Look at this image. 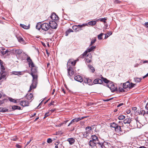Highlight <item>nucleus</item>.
Segmentation results:
<instances>
[{
    "instance_id": "45",
    "label": "nucleus",
    "mask_w": 148,
    "mask_h": 148,
    "mask_svg": "<svg viewBox=\"0 0 148 148\" xmlns=\"http://www.w3.org/2000/svg\"><path fill=\"white\" fill-rule=\"evenodd\" d=\"M103 34H104L103 33H101L98 35V38L99 40H101L102 39V36Z\"/></svg>"
},
{
    "instance_id": "32",
    "label": "nucleus",
    "mask_w": 148,
    "mask_h": 148,
    "mask_svg": "<svg viewBox=\"0 0 148 148\" xmlns=\"http://www.w3.org/2000/svg\"><path fill=\"white\" fill-rule=\"evenodd\" d=\"M73 32V31L72 29H68V30H67L66 31V32H65V34H66L65 36H67L68 35V34L70 33L71 32Z\"/></svg>"
},
{
    "instance_id": "56",
    "label": "nucleus",
    "mask_w": 148,
    "mask_h": 148,
    "mask_svg": "<svg viewBox=\"0 0 148 148\" xmlns=\"http://www.w3.org/2000/svg\"><path fill=\"white\" fill-rule=\"evenodd\" d=\"M58 144L59 143H58V142H57V143H55V144L56 145L55 147V148H58Z\"/></svg>"
},
{
    "instance_id": "26",
    "label": "nucleus",
    "mask_w": 148,
    "mask_h": 148,
    "mask_svg": "<svg viewBox=\"0 0 148 148\" xmlns=\"http://www.w3.org/2000/svg\"><path fill=\"white\" fill-rule=\"evenodd\" d=\"M88 67L90 69L91 72L92 73H94V72L95 71V69L92 66L90 65H88Z\"/></svg>"
},
{
    "instance_id": "37",
    "label": "nucleus",
    "mask_w": 148,
    "mask_h": 148,
    "mask_svg": "<svg viewBox=\"0 0 148 148\" xmlns=\"http://www.w3.org/2000/svg\"><path fill=\"white\" fill-rule=\"evenodd\" d=\"M117 125V124H116L114 122H113L110 123V127L114 128L115 129Z\"/></svg>"
},
{
    "instance_id": "58",
    "label": "nucleus",
    "mask_w": 148,
    "mask_h": 148,
    "mask_svg": "<svg viewBox=\"0 0 148 148\" xmlns=\"http://www.w3.org/2000/svg\"><path fill=\"white\" fill-rule=\"evenodd\" d=\"M112 99V98H110V99H106V100H104L103 101H108L109 100H110Z\"/></svg>"
},
{
    "instance_id": "33",
    "label": "nucleus",
    "mask_w": 148,
    "mask_h": 148,
    "mask_svg": "<svg viewBox=\"0 0 148 148\" xmlns=\"http://www.w3.org/2000/svg\"><path fill=\"white\" fill-rule=\"evenodd\" d=\"M12 108L13 110H15L16 109L20 110L21 108L20 107H19L17 106H12Z\"/></svg>"
},
{
    "instance_id": "25",
    "label": "nucleus",
    "mask_w": 148,
    "mask_h": 148,
    "mask_svg": "<svg viewBox=\"0 0 148 148\" xmlns=\"http://www.w3.org/2000/svg\"><path fill=\"white\" fill-rule=\"evenodd\" d=\"M97 21H90L88 22V24L91 26L94 25L96 24Z\"/></svg>"
},
{
    "instance_id": "24",
    "label": "nucleus",
    "mask_w": 148,
    "mask_h": 148,
    "mask_svg": "<svg viewBox=\"0 0 148 148\" xmlns=\"http://www.w3.org/2000/svg\"><path fill=\"white\" fill-rule=\"evenodd\" d=\"M91 55L88 54L86 58V62L88 63L90 62L91 61Z\"/></svg>"
},
{
    "instance_id": "18",
    "label": "nucleus",
    "mask_w": 148,
    "mask_h": 148,
    "mask_svg": "<svg viewBox=\"0 0 148 148\" xmlns=\"http://www.w3.org/2000/svg\"><path fill=\"white\" fill-rule=\"evenodd\" d=\"M102 82V80L100 79H95L93 81V83L94 84H101Z\"/></svg>"
},
{
    "instance_id": "54",
    "label": "nucleus",
    "mask_w": 148,
    "mask_h": 148,
    "mask_svg": "<svg viewBox=\"0 0 148 148\" xmlns=\"http://www.w3.org/2000/svg\"><path fill=\"white\" fill-rule=\"evenodd\" d=\"M119 91L121 92H123L125 91L122 88H119Z\"/></svg>"
},
{
    "instance_id": "19",
    "label": "nucleus",
    "mask_w": 148,
    "mask_h": 148,
    "mask_svg": "<svg viewBox=\"0 0 148 148\" xmlns=\"http://www.w3.org/2000/svg\"><path fill=\"white\" fill-rule=\"evenodd\" d=\"M131 121V119L130 118L127 117L123 120V122L125 124H130V123H132Z\"/></svg>"
},
{
    "instance_id": "8",
    "label": "nucleus",
    "mask_w": 148,
    "mask_h": 148,
    "mask_svg": "<svg viewBox=\"0 0 148 148\" xmlns=\"http://www.w3.org/2000/svg\"><path fill=\"white\" fill-rule=\"evenodd\" d=\"M49 24L50 27L52 29H55L57 27V24L55 21H51L49 22Z\"/></svg>"
},
{
    "instance_id": "41",
    "label": "nucleus",
    "mask_w": 148,
    "mask_h": 148,
    "mask_svg": "<svg viewBox=\"0 0 148 148\" xmlns=\"http://www.w3.org/2000/svg\"><path fill=\"white\" fill-rule=\"evenodd\" d=\"M96 41V38H94L92 39V41L91 42L90 46L92 45L94 43H95Z\"/></svg>"
},
{
    "instance_id": "47",
    "label": "nucleus",
    "mask_w": 148,
    "mask_h": 148,
    "mask_svg": "<svg viewBox=\"0 0 148 148\" xmlns=\"http://www.w3.org/2000/svg\"><path fill=\"white\" fill-rule=\"evenodd\" d=\"M135 81L136 82H140L141 81V79L138 78H135Z\"/></svg>"
},
{
    "instance_id": "14",
    "label": "nucleus",
    "mask_w": 148,
    "mask_h": 148,
    "mask_svg": "<svg viewBox=\"0 0 148 148\" xmlns=\"http://www.w3.org/2000/svg\"><path fill=\"white\" fill-rule=\"evenodd\" d=\"M20 104L23 107H25L28 106L29 103V102L26 101H22L20 102Z\"/></svg>"
},
{
    "instance_id": "62",
    "label": "nucleus",
    "mask_w": 148,
    "mask_h": 148,
    "mask_svg": "<svg viewBox=\"0 0 148 148\" xmlns=\"http://www.w3.org/2000/svg\"><path fill=\"white\" fill-rule=\"evenodd\" d=\"M31 141V140H30L29 141L27 142V144H26V146H27V145H29V143Z\"/></svg>"
},
{
    "instance_id": "52",
    "label": "nucleus",
    "mask_w": 148,
    "mask_h": 148,
    "mask_svg": "<svg viewBox=\"0 0 148 148\" xmlns=\"http://www.w3.org/2000/svg\"><path fill=\"white\" fill-rule=\"evenodd\" d=\"M135 84H133L132 83H131L130 84V88H131L133 87H134V85H135Z\"/></svg>"
},
{
    "instance_id": "17",
    "label": "nucleus",
    "mask_w": 148,
    "mask_h": 148,
    "mask_svg": "<svg viewBox=\"0 0 148 148\" xmlns=\"http://www.w3.org/2000/svg\"><path fill=\"white\" fill-rule=\"evenodd\" d=\"M115 131L118 133H121L122 132L121 126H119L118 125L115 128Z\"/></svg>"
},
{
    "instance_id": "61",
    "label": "nucleus",
    "mask_w": 148,
    "mask_h": 148,
    "mask_svg": "<svg viewBox=\"0 0 148 148\" xmlns=\"http://www.w3.org/2000/svg\"><path fill=\"white\" fill-rule=\"evenodd\" d=\"M16 146L17 147H18V148H21V146L18 144H16Z\"/></svg>"
},
{
    "instance_id": "23",
    "label": "nucleus",
    "mask_w": 148,
    "mask_h": 148,
    "mask_svg": "<svg viewBox=\"0 0 148 148\" xmlns=\"http://www.w3.org/2000/svg\"><path fill=\"white\" fill-rule=\"evenodd\" d=\"M130 83L129 82H127L123 84V88H130Z\"/></svg>"
},
{
    "instance_id": "15",
    "label": "nucleus",
    "mask_w": 148,
    "mask_h": 148,
    "mask_svg": "<svg viewBox=\"0 0 148 148\" xmlns=\"http://www.w3.org/2000/svg\"><path fill=\"white\" fill-rule=\"evenodd\" d=\"M95 144V147H96L97 148H103V143H101L99 141Z\"/></svg>"
},
{
    "instance_id": "40",
    "label": "nucleus",
    "mask_w": 148,
    "mask_h": 148,
    "mask_svg": "<svg viewBox=\"0 0 148 148\" xmlns=\"http://www.w3.org/2000/svg\"><path fill=\"white\" fill-rule=\"evenodd\" d=\"M112 33L111 32H109L106 35L105 39L107 38L108 36L111 35Z\"/></svg>"
},
{
    "instance_id": "43",
    "label": "nucleus",
    "mask_w": 148,
    "mask_h": 148,
    "mask_svg": "<svg viewBox=\"0 0 148 148\" xmlns=\"http://www.w3.org/2000/svg\"><path fill=\"white\" fill-rule=\"evenodd\" d=\"M8 99L11 102H12L14 103H16V100L12 99V98L9 97Z\"/></svg>"
},
{
    "instance_id": "16",
    "label": "nucleus",
    "mask_w": 148,
    "mask_h": 148,
    "mask_svg": "<svg viewBox=\"0 0 148 148\" xmlns=\"http://www.w3.org/2000/svg\"><path fill=\"white\" fill-rule=\"evenodd\" d=\"M90 134V131H89V130H86L85 132L83 133L84 137L86 138H88Z\"/></svg>"
},
{
    "instance_id": "55",
    "label": "nucleus",
    "mask_w": 148,
    "mask_h": 148,
    "mask_svg": "<svg viewBox=\"0 0 148 148\" xmlns=\"http://www.w3.org/2000/svg\"><path fill=\"white\" fill-rule=\"evenodd\" d=\"M50 115L49 112H47L45 114V116L44 117V118L45 119L46 117L48 116L49 115Z\"/></svg>"
},
{
    "instance_id": "34",
    "label": "nucleus",
    "mask_w": 148,
    "mask_h": 148,
    "mask_svg": "<svg viewBox=\"0 0 148 148\" xmlns=\"http://www.w3.org/2000/svg\"><path fill=\"white\" fill-rule=\"evenodd\" d=\"M22 51L21 49H17L15 50V52L16 54H20L22 52Z\"/></svg>"
},
{
    "instance_id": "50",
    "label": "nucleus",
    "mask_w": 148,
    "mask_h": 148,
    "mask_svg": "<svg viewBox=\"0 0 148 148\" xmlns=\"http://www.w3.org/2000/svg\"><path fill=\"white\" fill-rule=\"evenodd\" d=\"M27 61L29 63L32 62V60L29 57H28L27 58Z\"/></svg>"
},
{
    "instance_id": "42",
    "label": "nucleus",
    "mask_w": 148,
    "mask_h": 148,
    "mask_svg": "<svg viewBox=\"0 0 148 148\" xmlns=\"http://www.w3.org/2000/svg\"><path fill=\"white\" fill-rule=\"evenodd\" d=\"M88 52V51L87 50L85 51L83 53L82 55H81L80 56V57L81 58H82V57H83L84 56H85L87 54V53Z\"/></svg>"
},
{
    "instance_id": "20",
    "label": "nucleus",
    "mask_w": 148,
    "mask_h": 148,
    "mask_svg": "<svg viewBox=\"0 0 148 148\" xmlns=\"http://www.w3.org/2000/svg\"><path fill=\"white\" fill-rule=\"evenodd\" d=\"M12 74L18 76L21 75H22V72L21 71H12L11 72Z\"/></svg>"
},
{
    "instance_id": "46",
    "label": "nucleus",
    "mask_w": 148,
    "mask_h": 148,
    "mask_svg": "<svg viewBox=\"0 0 148 148\" xmlns=\"http://www.w3.org/2000/svg\"><path fill=\"white\" fill-rule=\"evenodd\" d=\"M29 67L32 68L34 66V65L33 63L32 62L29 63Z\"/></svg>"
},
{
    "instance_id": "11",
    "label": "nucleus",
    "mask_w": 148,
    "mask_h": 148,
    "mask_svg": "<svg viewBox=\"0 0 148 148\" xmlns=\"http://www.w3.org/2000/svg\"><path fill=\"white\" fill-rule=\"evenodd\" d=\"M75 79L79 82H82L83 81V79L82 77L80 75L76 76L74 77Z\"/></svg>"
},
{
    "instance_id": "31",
    "label": "nucleus",
    "mask_w": 148,
    "mask_h": 148,
    "mask_svg": "<svg viewBox=\"0 0 148 148\" xmlns=\"http://www.w3.org/2000/svg\"><path fill=\"white\" fill-rule=\"evenodd\" d=\"M133 123H134V127H138V125L139 123V122L138 121H137L136 120H135L133 121Z\"/></svg>"
},
{
    "instance_id": "6",
    "label": "nucleus",
    "mask_w": 148,
    "mask_h": 148,
    "mask_svg": "<svg viewBox=\"0 0 148 148\" xmlns=\"http://www.w3.org/2000/svg\"><path fill=\"white\" fill-rule=\"evenodd\" d=\"M50 28L49 24L44 23L41 24V29L44 31H47Z\"/></svg>"
},
{
    "instance_id": "21",
    "label": "nucleus",
    "mask_w": 148,
    "mask_h": 148,
    "mask_svg": "<svg viewBox=\"0 0 148 148\" xmlns=\"http://www.w3.org/2000/svg\"><path fill=\"white\" fill-rule=\"evenodd\" d=\"M67 141L71 145L74 143L75 140L73 138H70L67 139Z\"/></svg>"
},
{
    "instance_id": "63",
    "label": "nucleus",
    "mask_w": 148,
    "mask_h": 148,
    "mask_svg": "<svg viewBox=\"0 0 148 148\" xmlns=\"http://www.w3.org/2000/svg\"><path fill=\"white\" fill-rule=\"evenodd\" d=\"M123 105V103H120L118 105L117 107H119L120 106H122Z\"/></svg>"
},
{
    "instance_id": "10",
    "label": "nucleus",
    "mask_w": 148,
    "mask_h": 148,
    "mask_svg": "<svg viewBox=\"0 0 148 148\" xmlns=\"http://www.w3.org/2000/svg\"><path fill=\"white\" fill-rule=\"evenodd\" d=\"M26 97L27 100L31 102L33 99H32L33 97V95L32 93H28L26 95Z\"/></svg>"
},
{
    "instance_id": "22",
    "label": "nucleus",
    "mask_w": 148,
    "mask_h": 148,
    "mask_svg": "<svg viewBox=\"0 0 148 148\" xmlns=\"http://www.w3.org/2000/svg\"><path fill=\"white\" fill-rule=\"evenodd\" d=\"M80 120V119L79 118H75L73 119L71 122L68 125V126L70 125L73 122H77Z\"/></svg>"
},
{
    "instance_id": "36",
    "label": "nucleus",
    "mask_w": 148,
    "mask_h": 148,
    "mask_svg": "<svg viewBox=\"0 0 148 148\" xmlns=\"http://www.w3.org/2000/svg\"><path fill=\"white\" fill-rule=\"evenodd\" d=\"M101 78L104 82L107 84V85L108 84V83H109V82H110L109 81L106 79L104 78L103 77H102Z\"/></svg>"
},
{
    "instance_id": "60",
    "label": "nucleus",
    "mask_w": 148,
    "mask_h": 148,
    "mask_svg": "<svg viewBox=\"0 0 148 148\" xmlns=\"http://www.w3.org/2000/svg\"><path fill=\"white\" fill-rule=\"evenodd\" d=\"M145 108L147 110H148V102L147 103L146 105L145 106Z\"/></svg>"
},
{
    "instance_id": "27",
    "label": "nucleus",
    "mask_w": 148,
    "mask_h": 148,
    "mask_svg": "<svg viewBox=\"0 0 148 148\" xmlns=\"http://www.w3.org/2000/svg\"><path fill=\"white\" fill-rule=\"evenodd\" d=\"M10 51L9 50L7 49L5 51H1V53L2 56H4Z\"/></svg>"
},
{
    "instance_id": "9",
    "label": "nucleus",
    "mask_w": 148,
    "mask_h": 148,
    "mask_svg": "<svg viewBox=\"0 0 148 148\" xmlns=\"http://www.w3.org/2000/svg\"><path fill=\"white\" fill-rule=\"evenodd\" d=\"M16 37L19 42L23 44H26L25 41L21 36L16 35Z\"/></svg>"
},
{
    "instance_id": "48",
    "label": "nucleus",
    "mask_w": 148,
    "mask_h": 148,
    "mask_svg": "<svg viewBox=\"0 0 148 148\" xmlns=\"http://www.w3.org/2000/svg\"><path fill=\"white\" fill-rule=\"evenodd\" d=\"M146 112L145 110H142L140 111V114L142 115H144V114Z\"/></svg>"
},
{
    "instance_id": "5",
    "label": "nucleus",
    "mask_w": 148,
    "mask_h": 148,
    "mask_svg": "<svg viewBox=\"0 0 148 148\" xmlns=\"http://www.w3.org/2000/svg\"><path fill=\"white\" fill-rule=\"evenodd\" d=\"M67 68L68 75L70 77L72 76L74 74V67L70 66H67Z\"/></svg>"
},
{
    "instance_id": "29",
    "label": "nucleus",
    "mask_w": 148,
    "mask_h": 148,
    "mask_svg": "<svg viewBox=\"0 0 148 148\" xmlns=\"http://www.w3.org/2000/svg\"><path fill=\"white\" fill-rule=\"evenodd\" d=\"M96 48V46H93L90 48H89L87 49V51L88 52H90L92 51H93L94 49H95Z\"/></svg>"
},
{
    "instance_id": "1",
    "label": "nucleus",
    "mask_w": 148,
    "mask_h": 148,
    "mask_svg": "<svg viewBox=\"0 0 148 148\" xmlns=\"http://www.w3.org/2000/svg\"><path fill=\"white\" fill-rule=\"evenodd\" d=\"M34 69H31L32 72L31 73V75L33 77V79L32 81V83L30 86L29 89L28 91V92L31 91L33 89L35 88L37 84L38 76L37 74L34 73L36 72V70H35V71H33V70Z\"/></svg>"
},
{
    "instance_id": "12",
    "label": "nucleus",
    "mask_w": 148,
    "mask_h": 148,
    "mask_svg": "<svg viewBox=\"0 0 148 148\" xmlns=\"http://www.w3.org/2000/svg\"><path fill=\"white\" fill-rule=\"evenodd\" d=\"M51 18L53 20H58L59 17L54 12L52 13L50 16Z\"/></svg>"
},
{
    "instance_id": "57",
    "label": "nucleus",
    "mask_w": 148,
    "mask_h": 148,
    "mask_svg": "<svg viewBox=\"0 0 148 148\" xmlns=\"http://www.w3.org/2000/svg\"><path fill=\"white\" fill-rule=\"evenodd\" d=\"M114 3H119L120 2V1H118V0H114Z\"/></svg>"
},
{
    "instance_id": "30",
    "label": "nucleus",
    "mask_w": 148,
    "mask_h": 148,
    "mask_svg": "<svg viewBox=\"0 0 148 148\" xmlns=\"http://www.w3.org/2000/svg\"><path fill=\"white\" fill-rule=\"evenodd\" d=\"M36 28L38 30H40V28H41V23H37L36 26Z\"/></svg>"
},
{
    "instance_id": "7",
    "label": "nucleus",
    "mask_w": 148,
    "mask_h": 148,
    "mask_svg": "<svg viewBox=\"0 0 148 148\" xmlns=\"http://www.w3.org/2000/svg\"><path fill=\"white\" fill-rule=\"evenodd\" d=\"M76 60L74 61L72 59H69L68 61L67 64V66H71L72 67L75 66L76 62Z\"/></svg>"
},
{
    "instance_id": "39",
    "label": "nucleus",
    "mask_w": 148,
    "mask_h": 148,
    "mask_svg": "<svg viewBox=\"0 0 148 148\" xmlns=\"http://www.w3.org/2000/svg\"><path fill=\"white\" fill-rule=\"evenodd\" d=\"M106 20V19L105 18H100L99 19H98L97 21H98L99 20H100V21L101 22H103L104 23L106 22L105 21Z\"/></svg>"
},
{
    "instance_id": "28",
    "label": "nucleus",
    "mask_w": 148,
    "mask_h": 148,
    "mask_svg": "<svg viewBox=\"0 0 148 148\" xmlns=\"http://www.w3.org/2000/svg\"><path fill=\"white\" fill-rule=\"evenodd\" d=\"M20 26L25 29H28L29 28V25L27 26L21 24H20Z\"/></svg>"
},
{
    "instance_id": "44",
    "label": "nucleus",
    "mask_w": 148,
    "mask_h": 148,
    "mask_svg": "<svg viewBox=\"0 0 148 148\" xmlns=\"http://www.w3.org/2000/svg\"><path fill=\"white\" fill-rule=\"evenodd\" d=\"M8 109L5 108H2V112H8Z\"/></svg>"
},
{
    "instance_id": "51",
    "label": "nucleus",
    "mask_w": 148,
    "mask_h": 148,
    "mask_svg": "<svg viewBox=\"0 0 148 148\" xmlns=\"http://www.w3.org/2000/svg\"><path fill=\"white\" fill-rule=\"evenodd\" d=\"M47 143H50L52 142V140L50 138H49L47 139Z\"/></svg>"
},
{
    "instance_id": "49",
    "label": "nucleus",
    "mask_w": 148,
    "mask_h": 148,
    "mask_svg": "<svg viewBox=\"0 0 148 148\" xmlns=\"http://www.w3.org/2000/svg\"><path fill=\"white\" fill-rule=\"evenodd\" d=\"M91 127L90 126H88L86 127L85 128V129L86 130H89V131H90V130H91Z\"/></svg>"
},
{
    "instance_id": "4",
    "label": "nucleus",
    "mask_w": 148,
    "mask_h": 148,
    "mask_svg": "<svg viewBox=\"0 0 148 148\" xmlns=\"http://www.w3.org/2000/svg\"><path fill=\"white\" fill-rule=\"evenodd\" d=\"M107 85L108 87L110 89L112 92H114L117 90V88L115 86L113 83L112 82H110L108 83Z\"/></svg>"
},
{
    "instance_id": "35",
    "label": "nucleus",
    "mask_w": 148,
    "mask_h": 148,
    "mask_svg": "<svg viewBox=\"0 0 148 148\" xmlns=\"http://www.w3.org/2000/svg\"><path fill=\"white\" fill-rule=\"evenodd\" d=\"M72 28L74 30L75 32L79 31V29L77 27V25H74L72 27Z\"/></svg>"
},
{
    "instance_id": "64",
    "label": "nucleus",
    "mask_w": 148,
    "mask_h": 148,
    "mask_svg": "<svg viewBox=\"0 0 148 148\" xmlns=\"http://www.w3.org/2000/svg\"><path fill=\"white\" fill-rule=\"evenodd\" d=\"M138 148H147L146 147L144 146H141Z\"/></svg>"
},
{
    "instance_id": "3",
    "label": "nucleus",
    "mask_w": 148,
    "mask_h": 148,
    "mask_svg": "<svg viewBox=\"0 0 148 148\" xmlns=\"http://www.w3.org/2000/svg\"><path fill=\"white\" fill-rule=\"evenodd\" d=\"M1 71L0 73V80L3 79H5V76L6 75V73L5 71V68L4 66L1 64Z\"/></svg>"
},
{
    "instance_id": "53",
    "label": "nucleus",
    "mask_w": 148,
    "mask_h": 148,
    "mask_svg": "<svg viewBox=\"0 0 148 148\" xmlns=\"http://www.w3.org/2000/svg\"><path fill=\"white\" fill-rule=\"evenodd\" d=\"M88 25L87 24H83L82 25H80V26H79L80 28H82L83 27H84Z\"/></svg>"
},
{
    "instance_id": "59",
    "label": "nucleus",
    "mask_w": 148,
    "mask_h": 148,
    "mask_svg": "<svg viewBox=\"0 0 148 148\" xmlns=\"http://www.w3.org/2000/svg\"><path fill=\"white\" fill-rule=\"evenodd\" d=\"M145 25L146 27H148V22L145 23Z\"/></svg>"
},
{
    "instance_id": "38",
    "label": "nucleus",
    "mask_w": 148,
    "mask_h": 148,
    "mask_svg": "<svg viewBox=\"0 0 148 148\" xmlns=\"http://www.w3.org/2000/svg\"><path fill=\"white\" fill-rule=\"evenodd\" d=\"M125 117L124 116L120 115L118 117V119L119 120H123L125 119Z\"/></svg>"
},
{
    "instance_id": "13",
    "label": "nucleus",
    "mask_w": 148,
    "mask_h": 148,
    "mask_svg": "<svg viewBox=\"0 0 148 148\" xmlns=\"http://www.w3.org/2000/svg\"><path fill=\"white\" fill-rule=\"evenodd\" d=\"M84 82L85 83L88 84L89 85H91L93 84L92 80L88 78H86L84 80Z\"/></svg>"
},
{
    "instance_id": "2",
    "label": "nucleus",
    "mask_w": 148,
    "mask_h": 148,
    "mask_svg": "<svg viewBox=\"0 0 148 148\" xmlns=\"http://www.w3.org/2000/svg\"><path fill=\"white\" fill-rule=\"evenodd\" d=\"M90 139L91 140H90L89 142V145L91 147H95V144L99 141L98 137L95 135H94L91 136Z\"/></svg>"
}]
</instances>
